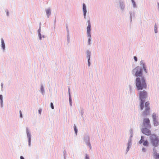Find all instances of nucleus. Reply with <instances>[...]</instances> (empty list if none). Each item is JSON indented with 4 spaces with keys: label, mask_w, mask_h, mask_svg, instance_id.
Wrapping results in <instances>:
<instances>
[{
    "label": "nucleus",
    "mask_w": 159,
    "mask_h": 159,
    "mask_svg": "<svg viewBox=\"0 0 159 159\" xmlns=\"http://www.w3.org/2000/svg\"><path fill=\"white\" fill-rule=\"evenodd\" d=\"M134 83L135 88L137 90H142L147 88L146 79L144 76L141 77H136Z\"/></svg>",
    "instance_id": "nucleus-1"
},
{
    "label": "nucleus",
    "mask_w": 159,
    "mask_h": 159,
    "mask_svg": "<svg viewBox=\"0 0 159 159\" xmlns=\"http://www.w3.org/2000/svg\"><path fill=\"white\" fill-rule=\"evenodd\" d=\"M139 99L140 100V109L142 110L144 108V103L145 102L146 99L148 98V93L147 91L145 90L141 91L139 93Z\"/></svg>",
    "instance_id": "nucleus-2"
},
{
    "label": "nucleus",
    "mask_w": 159,
    "mask_h": 159,
    "mask_svg": "<svg viewBox=\"0 0 159 159\" xmlns=\"http://www.w3.org/2000/svg\"><path fill=\"white\" fill-rule=\"evenodd\" d=\"M150 143L154 147H157L159 145V137L157 134H153L149 137Z\"/></svg>",
    "instance_id": "nucleus-3"
},
{
    "label": "nucleus",
    "mask_w": 159,
    "mask_h": 159,
    "mask_svg": "<svg viewBox=\"0 0 159 159\" xmlns=\"http://www.w3.org/2000/svg\"><path fill=\"white\" fill-rule=\"evenodd\" d=\"M133 75L136 77H141L143 76V71L142 67L138 66L132 71Z\"/></svg>",
    "instance_id": "nucleus-4"
},
{
    "label": "nucleus",
    "mask_w": 159,
    "mask_h": 159,
    "mask_svg": "<svg viewBox=\"0 0 159 159\" xmlns=\"http://www.w3.org/2000/svg\"><path fill=\"white\" fill-rule=\"evenodd\" d=\"M88 26L87 27V34L88 39H91V24L90 20H89L87 21Z\"/></svg>",
    "instance_id": "nucleus-5"
},
{
    "label": "nucleus",
    "mask_w": 159,
    "mask_h": 159,
    "mask_svg": "<svg viewBox=\"0 0 159 159\" xmlns=\"http://www.w3.org/2000/svg\"><path fill=\"white\" fill-rule=\"evenodd\" d=\"M145 109L143 112V116H146L149 114V110L150 109V103L149 102H147L145 103Z\"/></svg>",
    "instance_id": "nucleus-6"
},
{
    "label": "nucleus",
    "mask_w": 159,
    "mask_h": 159,
    "mask_svg": "<svg viewBox=\"0 0 159 159\" xmlns=\"http://www.w3.org/2000/svg\"><path fill=\"white\" fill-rule=\"evenodd\" d=\"M26 134L28 139V146L30 147L31 146V134L30 130L28 127L26 128Z\"/></svg>",
    "instance_id": "nucleus-7"
},
{
    "label": "nucleus",
    "mask_w": 159,
    "mask_h": 159,
    "mask_svg": "<svg viewBox=\"0 0 159 159\" xmlns=\"http://www.w3.org/2000/svg\"><path fill=\"white\" fill-rule=\"evenodd\" d=\"M118 5L119 6L120 10L122 12L124 11L125 7V4L124 0H119L118 2Z\"/></svg>",
    "instance_id": "nucleus-8"
},
{
    "label": "nucleus",
    "mask_w": 159,
    "mask_h": 159,
    "mask_svg": "<svg viewBox=\"0 0 159 159\" xmlns=\"http://www.w3.org/2000/svg\"><path fill=\"white\" fill-rule=\"evenodd\" d=\"M83 140L86 145L89 147L90 149H91L92 147L90 142V138L89 135L88 134L84 135L83 138Z\"/></svg>",
    "instance_id": "nucleus-9"
},
{
    "label": "nucleus",
    "mask_w": 159,
    "mask_h": 159,
    "mask_svg": "<svg viewBox=\"0 0 159 159\" xmlns=\"http://www.w3.org/2000/svg\"><path fill=\"white\" fill-rule=\"evenodd\" d=\"M144 137L143 136H142L139 142V143L141 144L143 143V145L144 146L148 147L149 145V143L147 140H144Z\"/></svg>",
    "instance_id": "nucleus-10"
},
{
    "label": "nucleus",
    "mask_w": 159,
    "mask_h": 159,
    "mask_svg": "<svg viewBox=\"0 0 159 159\" xmlns=\"http://www.w3.org/2000/svg\"><path fill=\"white\" fill-rule=\"evenodd\" d=\"M86 55L87 58L88 59V66L89 67L90 66L91 62L90 61L91 52L90 51L88 50L86 52Z\"/></svg>",
    "instance_id": "nucleus-11"
},
{
    "label": "nucleus",
    "mask_w": 159,
    "mask_h": 159,
    "mask_svg": "<svg viewBox=\"0 0 159 159\" xmlns=\"http://www.w3.org/2000/svg\"><path fill=\"white\" fill-rule=\"evenodd\" d=\"M142 133L144 134L147 136H150L151 135V130L147 128H143L141 129Z\"/></svg>",
    "instance_id": "nucleus-12"
},
{
    "label": "nucleus",
    "mask_w": 159,
    "mask_h": 159,
    "mask_svg": "<svg viewBox=\"0 0 159 159\" xmlns=\"http://www.w3.org/2000/svg\"><path fill=\"white\" fill-rule=\"evenodd\" d=\"M150 120L148 118H145L143 120V125L148 128H150L151 126L150 124Z\"/></svg>",
    "instance_id": "nucleus-13"
},
{
    "label": "nucleus",
    "mask_w": 159,
    "mask_h": 159,
    "mask_svg": "<svg viewBox=\"0 0 159 159\" xmlns=\"http://www.w3.org/2000/svg\"><path fill=\"white\" fill-rule=\"evenodd\" d=\"M140 65L141 66H140V67H142V70L143 69L146 73H147L148 72V71L147 69V67L144 61L142 60L140 61Z\"/></svg>",
    "instance_id": "nucleus-14"
},
{
    "label": "nucleus",
    "mask_w": 159,
    "mask_h": 159,
    "mask_svg": "<svg viewBox=\"0 0 159 159\" xmlns=\"http://www.w3.org/2000/svg\"><path fill=\"white\" fill-rule=\"evenodd\" d=\"M82 10L83 13L84 18L85 19H86L87 10L86 9V5L84 3L83 4Z\"/></svg>",
    "instance_id": "nucleus-15"
},
{
    "label": "nucleus",
    "mask_w": 159,
    "mask_h": 159,
    "mask_svg": "<svg viewBox=\"0 0 159 159\" xmlns=\"http://www.w3.org/2000/svg\"><path fill=\"white\" fill-rule=\"evenodd\" d=\"M66 29L67 32V41L68 44H69L70 42V33L69 31L68 27V26L67 25L66 26Z\"/></svg>",
    "instance_id": "nucleus-16"
},
{
    "label": "nucleus",
    "mask_w": 159,
    "mask_h": 159,
    "mask_svg": "<svg viewBox=\"0 0 159 159\" xmlns=\"http://www.w3.org/2000/svg\"><path fill=\"white\" fill-rule=\"evenodd\" d=\"M1 47L2 50L3 52H4L5 50L6 46L4 40L2 38L1 39Z\"/></svg>",
    "instance_id": "nucleus-17"
},
{
    "label": "nucleus",
    "mask_w": 159,
    "mask_h": 159,
    "mask_svg": "<svg viewBox=\"0 0 159 159\" xmlns=\"http://www.w3.org/2000/svg\"><path fill=\"white\" fill-rule=\"evenodd\" d=\"M132 141H130V140H128V143L127 144V147L126 150V154L129 151L130 148H131L132 145Z\"/></svg>",
    "instance_id": "nucleus-18"
},
{
    "label": "nucleus",
    "mask_w": 159,
    "mask_h": 159,
    "mask_svg": "<svg viewBox=\"0 0 159 159\" xmlns=\"http://www.w3.org/2000/svg\"><path fill=\"white\" fill-rule=\"evenodd\" d=\"M68 94H69V99L70 103V106H72V101L70 95V89L69 88H68Z\"/></svg>",
    "instance_id": "nucleus-19"
},
{
    "label": "nucleus",
    "mask_w": 159,
    "mask_h": 159,
    "mask_svg": "<svg viewBox=\"0 0 159 159\" xmlns=\"http://www.w3.org/2000/svg\"><path fill=\"white\" fill-rule=\"evenodd\" d=\"M129 14L130 22H131L132 21V18L135 17V14L134 11H129Z\"/></svg>",
    "instance_id": "nucleus-20"
},
{
    "label": "nucleus",
    "mask_w": 159,
    "mask_h": 159,
    "mask_svg": "<svg viewBox=\"0 0 159 159\" xmlns=\"http://www.w3.org/2000/svg\"><path fill=\"white\" fill-rule=\"evenodd\" d=\"M46 11L47 16L48 18L51 14L50 8H48L46 10Z\"/></svg>",
    "instance_id": "nucleus-21"
},
{
    "label": "nucleus",
    "mask_w": 159,
    "mask_h": 159,
    "mask_svg": "<svg viewBox=\"0 0 159 159\" xmlns=\"http://www.w3.org/2000/svg\"><path fill=\"white\" fill-rule=\"evenodd\" d=\"M40 92L42 95H43L44 93H45L44 86L42 84H41Z\"/></svg>",
    "instance_id": "nucleus-22"
},
{
    "label": "nucleus",
    "mask_w": 159,
    "mask_h": 159,
    "mask_svg": "<svg viewBox=\"0 0 159 159\" xmlns=\"http://www.w3.org/2000/svg\"><path fill=\"white\" fill-rule=\"evenodd\" d=\"M0 103L1 107H3V96L1 94L0 95Z\"/></svg>",
    "instance_id": "nucleus-23"
},
{
    "label": "nucleus",
    "mask_w": 159,
    "mask_h": 159,
    "mask_svg": "<svg viewBox=\"0 0 159 159\" xmlns=\"http://www.w3.org/2000/svg\"><path fill=\"white\" fill-rule=\"evenodd\" d=\"M132 5L133 7L134 8H136L137 7V5L136 4V2H135L134 0H131Z\"/></svg>",
    "instance_id": "nucleus-24"
},
{
    "label": "nucleus",
    "mask_w": 159,
    "mask_h": 159,
    "mask_svg": "<svg viewBox=\"0 0 159 159\" xmlns=\"http://www.w3.org/2000/svg\"><path fill=\"white\" fill-rule=\"evenodd\" d=\"M157 28V25L155 23L154 27V30L155 33H157L158 32Z\"/></svg>",
    "instance_id": "nucleus-25"
},
{
    "label": "nucleus",
    "mask_w": 159,
    "mask_h": 159,
    "mask_svg": "<svg viewBox=\"0 0 159 159\" xmlns=\"http://www.w3.org/2000/svg\"><path fill=\"white\" fill-rule=\"evenodd\" d=\"M63 156H64V159H66V157L67 156V154L66 153V150H64L63 152Z\"/></svg>",
    "instance_id": "nucleus-26"
},
{
    "label": "nucleus",
    "mask_w": 159,
    "mask_h": 159,
    "mask_svg": "<svg viewBox=\"0 0 159 159\" xmlns=\"http://www.w3.org/2000/svg\"><path fill=\"white\" fill-rule=\"evenodd\" d=\"M153 123H154V126H157L158 125V122L157 121V119L153 120Z\"/></svg>",
    "instance_id": "nucleus-27"
},
{
    "label": "nucleus",
    "mask_w": 159,
    "mask_h": 159,
    "mask_svg": "<svg viewBox=\"0 0 159 159\" xmlns=\"http://www.w3.org/2000/svg\"><path fill=\"white\" fill-rule=\"evenodd\" d=\"M74 128L75 133L77 135V132H78V129H77V127L75 125H74Z\"/></svg>",
    "instance_id": "nucleus-28"
},
{
    "label": "nucleus",
    "mask_w": 159,
    "mask_h": 159,
    "mask_svg": "<svg viewBox=\"0 0 159 159\" xmlns=\"http://www.w3.org/2000/svg\"><path fill=\"white\" fill-rule=\"evenodd\" d=\"M41 23H40V24H39V28L38 30V34H41Z\"/></svg>",
    "instance_id": "nucleus-29"
},
{
    "label": "nucleus",
    "mask_w": 159,
    "mask_h": 159,
    "mask_svg": "<svg viewBox=\"0 0 159 159\" xmlns=\"http://www.w3.org/2000/svg\"><path fill=\"white\" fill-rule=\"evenodd\" d=\"M156 117V115L155 113H153L152 115V117L153 119V120L157 119Z\"/></svg>",
    "instance_id": "nucleus-30"
},
{
    "label": "nucleus",
    "mask_w": 159,
    "mask_h": 159,
    "mask_svg": "<svg viewBox=\"0 0 159 159\" xmlns=\"http://www.w3.org/2000/svg\"><path fill=\"white\" fill-rule=\"evenodd\" d=\"M155 159H159V154L156 153L155 154Z\"/></svg>",
    "instance_id": "nucleus-31"
},
{
    "label": "nucleus",
    "mask_w": 159,
    "mask_h": 159,
    "mask_svg": "<svg viewBox=\"0 0 159 159\" xmlns=\"http://www.w3.org/2000/svg\"><path fill=\"white\" fill-rule=\"evenodd\" d=\"M84 159H89V156L87 154H86L85 155V157Z\"/></svg>",
    "instance_id": "nucleus-32"
},
{
    "label": "nucleus",
    "mask_w": 159,
    "mask_h": 159,
    "mask_svg": "<svg viewBox=\"0 0 159 159\" xmlns=\"http://www.w3.org/2000/svg\"><path fill=\"white\" fill-rule=\"evenodd\" d=\"M50 107L52 109H54V106L52 102H51L50 103Z\"/></svg>",
    "instance_id": "nucleus-33"
},
{
    "label": "nucleus",
    "mask_w": 159,
    "mask_h": 159,
    "mask_svg": "<svg viewBox=\"0 0 159 159\" xmlns=\"http://www.w3.org/2000/svg\"><path fill=\"white\" fill-rule=\"evenodd\" d=\"M133 137V135L130 134L129 139L128 140H130V141L132 142V139Z\"/></svg>",
    "instance_id": "nucleus-34"
},
{
    "label": "nucleus",
    "mask_w": 159,
    "mask_h": 159,
    "mask_svg": "<svg viewBox=\"0 0 159 159\" xmlns=\"http://www.w3.org/2000/svg\"><path fill=\"white\" fill-rule=\"evenodd\" d=\"M91 39H88V44L89 45H90L91 44Z\"/></svg>",
    "instance_id": "nucleus-35"
},
{
    "label": "nucleus",
    "mask_w": 159,
    "mask_h": 159,
    "mask_svg": "<svg viewBox=\"0 0 159 159\" xmlns=\"http://www.w3.org/2000/svg\"><path fill=\"white\" fill-rule=\"evenodd\" d=\"M130 134L133 135V131L132 129H130L129 130Z\"/></svg>",
    "instance_id": "nucleus-36"
},
{
    "label": "nucleus",
    "mask_w": 159,
    "mask_h": 159,
    "mask_svg": "<svg viewBox=\"0 0 159 159\" xmlns=\"http://www.w3.org/2000/svg\"><path fill=\"white\" fill-rule=\"evenodd\" d=\"M84 112L83 109H81V111H80V113L81 114V116H82L84 114Z\"/></svg>",
    "instance_id": "nucleus-37"
},
{
    "label": "nucleus",
    "mask_w": 159,
    "mask_h": 159,
    "mask_svg": "<svg viewBox=\"0 0 159 159\" xmlns=\"http://www.w3.org/2000/svg\"><path fill=\"white\" fill-rule=\"evenodd\" d=\"M5 12L6 13L7 15V16H9V12L8 10H5Z\"/></svg>",
    "instance_id": "nucleus-38"
},
{
    "label": "nucleus",
    "mask_w": 159,
    "mask_h": 159,
    "mask_svg": "<svg viewBox=\"0 0 159 159\" xmlns=\"http://www.w3.org/2000/svg\"><path fill=\"white\" fill-rule=\"evenodd\" d=\"M20 114V118H22L23 117V115L22 113V112L21 110L19 111Z\"/></svg>",
    "instance_id": "nucleus-39"
},
{
    "label": "nucleus",
    "mask_w": 159,
    "mask_h": 159,
    "mask_svg": "<svg viewBox=\"0 0 159 159\" xmlns=\"http://www.w3.org/2000/svg\"><path fill=\"white\" fill-rule=\"evenodd\" d=\"M142 151L143 152H145L146 151V149L145 148L143 147L142 148Z\"/></svg>",
    "instance_id": "nucleus-40"
},
{
    "label": "nucleus",
    "mask_w": 159,
    "mask_h": 159,
    "mask_svg": "<svg viewBox=\"0 0 159 159\" xmlns=\"http://www.w3.org/2000/svg\"><path fill=\"white\" fill-rule=\"evenodd\" d=\"M38 36H39V39L40 40H41L42 39V35L41 34H38Z\"/></svg>",
    "instance_id": "nucleus-41"
},
{
    "label": "nucleus",
    "mask_w": 159,
    "mask_h": 159,
    "mask_svg": "<svg viewBox=\"0 0 159 159\" xmlns=\"http://www.w3.org/2000/svg\"><path fill=\"white\" fill-rule=\"evenodd\" d=\"M134 60L135 61H138V59H137V57L135 56L134 57Z\"/></svg>",
    "instance_id": "nucleus-42"
},
{
    "label": "nucleus",
    "mask_w": 159,
    "mask_h": 159,
    "mask_svg": "<svg viewBox=\"0 0 159 159\" xmlns=\"http://www.w3.org/2000/svg\"><path fill=\"white\" fill-rule=\"evenodd\" d=\"M42 111V109H39L38 110L39 113L40 115L41 114Z\"/></svg>",
    "instance_id": "nucleus-43"
},
{
    "label": "nucleus",
    "mask_w": 159,
    "mask_h": 159,
    "mask_svg": "<svg viewBox=\"0 0 159 159\" xmlns=\"http://www.w3.org/2000/svg\"><path fill=\"white\" fill-rule=\"evenodd\" d=\"M156 147H153V151L154 152L155 154L157 153L156 150L155 148Z\"/></svg>",
    "instance_id": "nucleus-44"
},
{
    "label": "nucleus",
    "mask_w": 159,
    "mask_h": 159,
    "mask_svg": "<svg viewBox=\"0 0 159 159\" xmlns=\"http://www.w3.org/2000/svg\"><path fill=\"white\" fill-rule=\"evenodd\" d=\"M20 159H25L24 157L22 156H20Z\"/></svg>",
    "instance_id": "nucleus-45"
},
{
    "label": "nucleus",
    "mask_w": 159,
    "mask_h": 159,
    "mask_svg": "<svg viewBox=\"0 0 159 159\" xmlns=\"http://www.w3.org/2000/svg\"><path fill=\"white\" fill-rule=\"evenodd\" d=\"M56 23V19L55 18L54 20V27L55 26V25Z\"/></svg>",
    "instance_id": "nucleus-46"
},
{
    "label": "nucleus",
    "mask_w": 159,
    "mask_h": 159,
    "mask_svg": "<svg viewBox=\"0 0 159 159\" xmlns=\"http://www.w3.org/2000/svg\"><path fill=\"white\" fill-rule=\"evenodd\" d=\"M129 90L131 91L132 89V88L130 85H129Z\"/></svg>",
    "instance_id": "nucleus-47"
},
{
    "label": "nucleus",
    "mask_w": 159,
    "mask_h": 159,
    "mask_svg": "<svg viewBox=\"0 0 159 159\" xmlns=\"http://www.w3.org/2000/svg\"><path fill=\"white\" fill-rule=\"evenodd\" d=\"M42 37L43 38H45L46 37V36L45 35H42Z\"/></svg>",
    "instance_id": "nucleus-48"
},
{
    "label": "nucleus",
    "mask_w": 159,
    "mask_h": 159,
    "mask_svg": "<svg viewBox=\"0 0 159 159\" xmlns=\"http://www.w3.org/2000/svg\"><path fill=\"white\" fill-rule=\"evenodd\" d=\"M3 84L2 83L1 84V86L2 87V88L3 87Z\"/></svg>",
    "instance_id": "nucleus-49"
}]
</instances>
